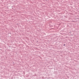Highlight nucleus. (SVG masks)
Returning a JSON list of instances; mask_svg holds the SVG:
<instances>
[{
	"label": "nucleus",
	"instance_id": "f257e3e1",
	"mask_svg": "<svg viewBox=\"0 0 79 79\" xmlns=\"http://www.w3.org/2000/svg\"><path fill=\"white\" fill-rule=\"evenodd\" d=\"M64 46H65V44H64Z\"/></svg>",
	"mask_w": 79,
	"mask_h": 79
}]
</instances>
